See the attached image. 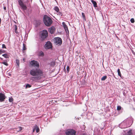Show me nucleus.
<instances>
[{
	"label": "nucleus",
	"mask_w": 135,
	"mask_h": 135,
	"mask_svg": "<svg viewBox=\"0 0 135 135\" xmlns=\"http://www.w3.org/2000/svg\"><path fill=\"white\" fill-rule=\"evenodd\" d=\"M132 120V118H128L124 120L119 125V127L121 128H124L128 127L127 125H129L130 123L131 124Z\"/></svg>",
	"instance_id": "obj_3"
},
{
	"label": "nucleus",
	"mask_w": 135,
	"mask_h": 135,
	"mask_svg": "<svg viewBox=\"0 0 135 135\" xmlns=\"http://www.w3.org/2000/svg\"><path fill=\"white\" fill-rule=\"evenodd\" d=\"M132 51L133 54L135 56V52L132 50Z\"/></svg>",
	"instance_id": "obj_35"
},
{
	"label": "nucleus",
	"mask_w": 135,
	"mask_h": 135,
	"mask_svg": "<svg viewBox=\"0 0 135 135\" xmlns=\"http://www.w3.org/2000/svg\"><path fill=\"white\" fill-rule=\"evenodd\" d=\"M0 50L2 53H4L6 52V51L5 50L2 49H0Z\"/></svg>",
	"instance_id": "obj_30"
},
{
	"label": "nucleus",
	"mask_w": 135,
	"mask_h": 135,
	"mask_svg": "<svg viewBox=\"0 0 135 135\" xmlns=\"http://www.w3.org/2000/svg\"><path fill=\"white\" fill-rule=\"evenodd\" d=\"M0 59H1V60H2L3 59L2 58L0 57Z\"/></svg>",
	"instance_id": "obj_38"
},
{
	"label": "nucleus",
	"mask_w": 135,
	"mask_h": 135,
	"mask_svg": "<svg viewBox=\"0 0 135 135\" xmlns=\"http://www.w3.org/2000/svg\"><path fill=\"white\" fill-rule=\"evenodd\" d=\"M15 30H17V26L16 25H15Z\"/></svg>",
	"instance_id": "obj_33"
},
{
	"label": "nucleus",
	"mask_w": 135,
	"mask_h": 135,
	"mask_svg": "<svg viewBox=\"0 0 135 135\" xmlns=\"http://www.w3.org/2000/svg\"><path fill=\"white\" fill-rule=\"evenodd\" d=\"M2 56L6 58H9L8 55L7 54H3L2 55Z\"/></svg>",
	"instance_id": "obj_19"
},
{
	"label": "nucleus",
	"mask_w": 135,
	"mask_h": 135,
	"mask_svg": "<svg viewBox=\"0 0 135 135\" xmlns=\"http://www.w3.org/2000/svg\"><path fill=\"white\" fill-rule=\"evenodd\" d=\"M22 129V127H19L16 128V131L17 132L20 131Z\"/></svg>",
	"instance_id": "obj_16"
},
{
	"label": "nucleus",
	"mask_w": 135,
	"mask_h": 135,
	"mask_svg": "<svg viewBox=\"0 0 135 135\" xmlns=\"http://www.w3.org/2000/svg\"><path fill=\"white\" fill-rule=\"evenodd\" d=\"M62 25L66 32L67 33L68 32H69V30H68V27L67 25L65 23V22H63L62 23Z\"/></svg>",
	"instance_id": "obj_12"
},
{
	"label": "nucleus",
	"mask_w": 135,
	"mask_h": 135,
	"mask_svg": "<svg viewBox=\"0 0 135 135\" xmlns=\"http://www.w3.org/2000/svg\"><path fill=\"white\" fill-rule=\"evenodd\" d=\"M31 85L29 84H27L26 85V88H30L31 87Z\"/></svg>",
	"instance_id": "obj_22"
},
{
	"label": "nucleus",
	"mask_w": 135,
	"mask_h": 135,
	"mask_svg": "<svg viewBox=\"0 0 135 135\" xmlns=\"http://www.w3.org/2000/svg\"><path fill=\"white\" fill-rule=\"evenodd\" d=\"M15 33H18V32L17 31V30H15Z\"/></svg>",
	"instance_id": "obj_36"
},
{
	"label": "nucleus",
	"mask_w": 135,
	"mask_h": 135,
	"mask_svg": "<svg viewBox=\"0 0 135 135\" xmlns=\"http://www.w3.org/2000/svg\"><path fill=\"white\" fill-rule=\"evenodd\" d=\"M30 64L32 66H36L38 67L39 66V63L35 60L31 61L30 62Z\"/></svg>",
	"instance_id": "obj_9"
},
{
	"label": "nucleus",
	"mask_w": 135,
	"mask_h": 135,
	"mask_svg": "<svg viewBox=\"0 0 135 135\" xmlns=\"http://www.w3.org/2000/svg\"><path fill=\"white\" fill-rule=\"evenodd\" d=\"M3 9H4V10H5H5H6V7H3Z\"/></svg>",
	"instance_id": "obj_37"
},
{
	"label": "nucleus",
	"mask_w": 135,
	"mask_h": 135,
	"mask_svg": "<svg viewBox=\"0 0 135 135\" xmlns=\"http://www.w3.org/2000/svg\"><path fill=\"white\" fill-rule=\"evenodd\" d=\"M20 12H21V10L20 9Z\"/></svg>",
	"instance_id": "obj_39"
},
{
	"label": "nucleus",
	"mask_w": 135,
	"mask_h": 135,
	"mask_svg": "<svg viewBox=\"0 0 135 135\" xmlns=\"http://www.w3.org/2000/svg\"><path fill=\"white\" fill-rule=\"evenodd\" d=\"M107 76L106 75L103 76L101 79V80L102 81H104L107 78Z\"/></svg>",
	"instance_id": "obj_17"
},
{
	"label": "nucleus",
	"mask_w": 135,
	"mask_h": 135,
	"mask_svg": "<svg viewBox=\"0 0 135 135\" xmlns=\"http://www.w3.org/2000/svg\"><path fill=\"white\" fill-rule=\"evenodd\" d=\"M39 39L41 41L45 40L48 37V34L47 31L46 30H44L39 32Z\"/></svg>",
	"instance_id": "obj_2"
},
{
	"label": "nucleus",
	"mask_w": 135,
	"mask_h": 135,
	"mask_svg": "<svg viewBox=\"0 0 135 135\" xmlns=\"http://www.w3.org/2000/svg\"><path fill=\"white\" fill-rule=\"evenodd\" d=\"M39 131V129L38 128H37L36 129V132H38Z\"/></svg>",
	"instance_id": "obj_34"
},
{
	"label": "nucleus",
	"mask_w": 135,
	"mask_h": 135,
	"mask_svg": "<svg viewBox=\"0 0 135 135\" xmlns=\"http://www.w3.org/2000/svg\"><path fill=\"white\" fill-rule=\"evenodd\" d=\"M82 17L84 20H85V15L83 12L82 13Z\"/></svg>",
	"instance_id": "obj_23"
},
{
	"label": "nucleus",
	"mask_w": 135,
	"mask_h": 135,
	"mask_svg": "<svg viewBox=\"0 0 135 135\" xmlns=\"http://www.w3.org/2000/svg\"><path fill=\"white\" fill-rule=\"evenodd\" d=\"M57 15H59V16H62V13L61 12H59H59H57Z\"/></svg>",
	"instance_id": "obj_25"
},
{
	"label": "nucleus",
	"mask_w": 135,
	"mask_h": 135,
	"mask_svg": "<svg viewBox=\"0 0 135 135\" xmlns=\"http://www.w3.org/2000/svg\"><path fill=\"white\" fill-rule=\"evenodd\" d=\"M54 9L57 12H58L59 11V8L57 6H56L55 7Z\"/></svg>",
	"instance_id": "obj_18"
},
{
	"label": "nucleus",
	"mask_w": 135,
	"mask_h": 135,
	"mask_svg": "<svg viewBox=\"0 0 135 135\" xmlns=\"http://www.w3.org/2000/svg\"><path fill=\"white\" fill-rule=\"evenodd\" d=\"M118 75L120 76V77H121V74L120 72V69H118L117 70Z\"/></svg>",
	"instance_id": "obj_20"
},
{
	"label": "nucleus",
	"mask_w": 135,
	"mask_h": 135,
	"mask_svg": "<svg viewBox=\"0 0 135 135\" xmlns=\"http://www.w3.org/2000/svg\"><path fill=\"white\" fill-rule=\"evenodd\" d=\"M130 21L132 23H133L134 22V20L133 18L131 19Z\"/></svg>",
	"instance_id": "obj_29"
},
{
	"label": "nucleus",
	"mask_w": 135,
	"mask_h": 135,
	"mask_svg": "<svg viewBox=\"0 0 135 135\" xmlns=\"http://www.w3.org/2000/svg\"><path fill=\"white\" fill-rule=\"evenodd\" d=\"M45 48L46 49H49L51 48L52 46L51 43L50 41L47 42L44 46Z\"/></svg>",
	"instance_id": "obj_8"
},
{
	"label": "nucleus",
	"mask_w": 135,
	"mask_h": 135,
	"mask_svg": "<svg viewBox=\"0 0 135 135\" xmlns=\"http://www.w3.org/2000/svg\"><path fill=\"white\" fill-rule=\"evenodd\" d=\"M50 66L51 67H54L55 65V61L54 60L51 61L49 63Z\"/></svg>",
	"instance_id": "obj_13"
},
{
	"label": "nucleus",
	"mask_w": 135,
	"mask_h": 135,
	"mask_svg": "<svg viewBox=\"0 0 135 135\" xmlns=\"http://www.w3.org/2000/svg\"><path fill=\"white\" fill-rule=\"evenodd\" d=\"M43 21L45 25L47 26H50L52 23V20L51 18L46 15L44 16Z\"/></svg>",
	"instance_id": "obj_4"
},
{
	"label": "nucleus",
	"mask_w": 135,
	"mask_h": 135,
	"mask_svg": "<svg viewBox=\"0 0 135 135\" xmlns=\"http://www.w3.org/2000/svg\"><path fill=\"white\" fill-rule=\"evenodd\" d=\"M76 133V131L73 129H68L65 132L66 135H75Z\"/></svg>",
	"instance_id": "obj_7"
},
{
	"label": "nucleus",
	"mask_w": 135,
	"mask_h": 135,
	"mask_svg": "<svg viewBox=\"0 0 135 135\" xmlns=\"http://www.w3.org/2000/svg\"><path fill=\"white\" fill-rule=\"evenodd\" d=\"M49 30L51 33L53 34L55 31V28L54 27L52 26L49 29Z\"/></svg>",
	"instance_id": "obj_11"
},
{
	"label": "nucleus",
	"mask_w": 135,
	"mask_h": 135,
	"mask_svg": "<svg viewBox=\"0 0 135 135\" xmlns=\"http://www.w3.org/2000/svg\"><path fill=\"white\" fill-rule=\"evenodd\" d=\"M54 42L55 44L58 45H61L62 44V41L61 38L59 37H55L54 38Z\"/></svg>",
	"instance_id": "obj_6"
},
{
	"label": "nucleus",
	"mask_w": 135,
	"mask_h": 135,
	"mask_svg": "<svg viewBox=\"0 0 135 135\" xmlns=\"http://www.w3.org/2000/svg\"><path fill=\"white\" fill-rule=\"evenodd\" d=\"M16 63L17 65L19 66V60H18L17 59L16 60Z\"/></svg>",
	"instance_id": "obj_28"
},
{
	"label": "nucleus",
	"mask_w": 135,
	"mask_h": 135,
	"mask_svg": "<svg viewBox=\"0 0 135 135\" xmlns=\"http://www.w3.org/2000/svg\"><path fill=\"white\" fill-rule=\"evenodd\" d=\"M69 67L68 66L66 68V70H67V71L68 73L69 72Z\"/></svg>",
	"instance_id": "obj_31"
},
{
	"label": "nucleus",
	"mask_w": 135,
	"mask_h": 135,
	"mask_svg": "<svg viewBox=\"0 0 135 135\" xmlns=\"http://www.w3.org/2000/svg\"><path fill=\"white\" fill-rule=\"evenodd\" d=\"M26 45L24 44H23V47L22 48V50H26Z\"/></svg>",
	"instance_id": "obj_21"
},
{
	"label": "nucleus",
	"mask_w": 135,
	"mask_h": 135,
	"mask_svg": "<svg viewBox=\"0 0 135 135\" xmlns=\"http://www.w3.org/2000/svg\"><path fill=\"white\" fill-rule=\"evenodd\" d=\"M38 56L43 57L44 56V53L41 51H39L38 52Z\"/></svg>",
	"instance_id": "obj_14"
},
{
	"label": "nucleus",
	"mask_w": 135,
	"mask_h": 135,
	"mask_svg": "<svg viewBox=\"0 0 135 135\" xmlns=\"http://www.w3.org/2000/svg\"><path fill=\"white\" fill-rule=\"evenodd\" d=\"M9 102H12L13 101V99L12 98H9Z\"/></svg>",
	"instance_id": "obj_24"
},
{
	"label": "nucleus",
	"mask_w": 135,
	"mask_h": 135,
	"mask_svg": "<svg viewBox=\"0 0 135 135\" xmlns=\"http://www.w3.org/2000/svg\"><path fill=\"white\" fill-rule=\"evenodd\" d=\"M30 74L33 76H35L36 78H38L43 75L42 70L38 68L32 69L30 71Z\"/></svg>",
	"instance_id": "obj_1"
},
{
	"label": "nucleus",
	"mask_w": 135,
	"mask_h": 135,
	"mask_svg": "<svg viewBox=\"0 0 135 135\" xmlns=\"http://www.w3.org/2000/svg\"><path fill=\"white\" fill-rule=\"evenodd\" d=\"M5 99V97L4 95L1 93H0V101L3 102Z\"/></svg>",
	"instance_id": "obj_10"
},
{
	"label": "nucleus",
	"mask_w": 135,
	"mask_h": 135,
	"mask_svg": "<svg viewBox=\"0 0 135 135\" xmlns=\"http://www.w3.org/2000/svg\"><path fill=\"white\" fill-rule=\"evenodd\" d=\"M2 48H6V47L5 45L4 44H3L2 45Z\"/></svg>",
	"instance_id": "obj_32"
},
{
	"label": "nucleus",
	"mask_w": 135,
	"mask_h": 135,
	"mask_svg": "<svg viewBox=\"0 0 135 135\" xmlns=\"http://www.w3.org/2000/svg\"><path fill=\"white\" fill-rule=\"evenodd\" d=\"M121 107L120 106H118L117 107V110H121Z\"/></svg>",
	"instance_id": "obj_27"
},
{
	"label": "nucleus",
	"mask_w": 135,
	"mask_h": 135,
	"mask_svg": "<svg viewBox=\"0 0 135 135\" xmlns=\"http://www.w3.org/2000/svg\"><path fill=\"white\" fill-rule=\"evenodd\" d=\"M91 2L93 4L94 6V7H97V3L96 2L94 1L93 0H91Z\"/></svg>",
	"instance_id": "obj_15"
},
{
	"label": "nucleus",
	"mask_w": 135,
	"mask_h": 135,
	"mask_svg": "<svg viewBox=\"0 0 135 135\" xmlns=\"http://www.w3.org/2000/svg\"><path fill=\"white\" fill-rule=\"evenodd\" d=\"M23 0H18L19 5L21 7V8L23 10H26L27 7L26 5L23 2Z\"/></svg>",
	"instance_id": "obj_5"
},
{
	"label": "nucleus",
	"mask_w": 135,
	"mask_h": 135,
	"mask_svg": "<svg viewBox=\"0 0 135 135\" xmlns=\"http://www.w3.org/2000/svg\"><path fill=\"white\" fill-rule=\"evenodd\" d=\"M2 63L4 65H6V66H7L8 65V64L6 62H5V61L3 62H2Z\"/></svg>",
	"instance_id": "obj_26"
}]
</instances>
